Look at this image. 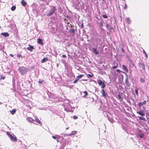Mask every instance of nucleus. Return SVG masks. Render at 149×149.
I'll list each match as a JSON object with an SVG mask.
<instances>
[{"label": "nucleus", "instance_id": "nucleus-1", "mask_svg": "<svg viewBox=\"0 0 149 149\" xmlns=\"http://www.w3.org/2000/svg\"><path fill=\"white\" fill-rule=\"evenodd\" d=\"M29 69L28 68H26L23 66L20 67L18 70V71H19L21 75H24L28 72L29 71Z\"/></svg>", "mask_w": 149, "mask_h": 149}, {"label": "nucleus", "instance_id": "nucleus-2", "mask_svg": "<svg viewBox=\"0 0 149 149\" xmlns=\"http://www.w3.org/2000/svg\"><path fill=\"white\" fill-rule=\"evenodd\" d=\"M56 8L54 6H52L51 7V9L49 12V13L47 14V16H50L53 15L55 12V11L56 10Z\"/></svg>", "mask_w": 149, "mask_h": 149}, {"label": "nucleus", "instance_id": "nucleus-3", "mask_svg": "<svg viewBox=\"0 0 149 149\" xmlns=\"http://www.w3.org/2000/svg\"><path fill=\"white\" fill-rule=\"evenodd\" d=\"M7 134L8 136L12 141L14 142H16L17 141V137L14 135H12L9 132H7Z\"/></svg>", "mask_w": 149, "mask_h": 149}, {"label": "nucleus", "instance_id": "nucleus-4", "mask_svg": "<svg viewBox=\"0 0 149 149\" xmlns=\"http://www.w3.org/2000/svg\"><path fill=\"white\" fill-rule=\"evenodd\" d=\"M97 82L99 86H101V87L102 88H104L106 86V85L104 84V82L101 79H98L97 80Z\"/></svg>", "mask_w": 149, "mask_h": 149}, {"label": "nucleus", "instance_id": "nucleus-5", "mask_svg": "<svg viewBox=\"0 0 149 149\" xmlns=\"http://www.w3.org/2000/svg\"><path fill=\"white\" fill-rule=\"evenodd\" d=\"M125 84L126 85L127 87H130L131 85L130 82L128 80V76L127 75V77L126 78V79L125 80Z\"/></svg>", "mask_w": 149, "mask_h": 149}, {"label": "nucleus", "instance_id": "nucleus-6", "mask_svg": "<svg viewBox=\"0 0 149 149\" xmlns=\"http://www.w3.org/2000/svg\"><path fill=\"white\" fill-rule=\"evenodd\" d=\"M101 93L102 95V96L106 98V97L107 96V93L105 92L103 88L102 90Z\"/></svg>", "mask_w": 149, "mask_h": 149}, {"label": "nucleus", "instance_id": "nucleus-7", "mask_svg": "<svg viewBox=\"0 0 149 149\" xmlns=\"http://www.w3.org/2000/svg\"><path fill=\"white\" fill-rule=\"evenodd\" d=\"M139 66L143 70H145V65L142 62H139Z\"/></svg>", "mask_w": 149, "mask_h": 149}, {"label": "nucleus", "instance_id": "nucleus-8", "mask_svg": "<svg viewBox=\"0 0 149 149\" xmlns=\"http://www.w3.org/2000/svg\"><path fill=\"white\" fill-rule=\"evenodd\" d=\"M137 113L141 116H143L145 115V112L143 110H140L137 111Z\"/></svg>", "mask_w": 149, "mask_h": 149}, {"label": "nucleus", "instance_id": "nucleus-9", "mask_svg": "<svg viewBox=\"0 0 149 149\" xmlns=\"http://www.w3.org/2000/svg\"><path fill=\"white\" fill-rule=\"evenodd\" d=\"M76 133V131H72L71 132V133L69 134H62V135H64V136H71L72 135H74Z\"/></svg>", "mask_w": 149, "mask_h": 149}, {"label": "nucleus", "instance_id": "nucleus-10", "mask_svg": "<svg viewBox=\"0 0 149 149\" xmlns=\"http://www.w3.org/2000/svg\"><path fill=\"white\" fill-rule=\"evenodd\" d=\"M145 76L144 75H143L142 77H141L140 79V81L142 83H144L145 81Z\"/></svg>", "mask_w": 149, "mask_h": 149}, {"label": "nucleus", "instance_id": "nucleus-11", "mask_svg": "<svg viewBox=\"0 0 149 149\" xmlns=\"http://www.w3.org/2000/svg\"><path fill=\"white\" fill-rule=\"evenodd\" d=\"M42 41L43 40L42 39L40 38H38L37 40L38 43V44H40L42 45H43V43Z\"/></svg>", "mask_w": 149, "mask_h": 149}, {"label": "nucleus", "instance_id": "nucleus-12", "mask_svg": "<svg viewBox=\"0 0 149 149\" xmlns=\"http://www.w3.org/2000/svg\"><path fill=\"white\" fill-rule=\"evenodd\" d=\"M29 47H27V50L30 51L32 52L34 49L33 46L31 45H29Z\"/></svg>", "mask_w": 149, "mask_h": 149}, {"label": "nucleus", "instance_id": "nucleus-13", "mask_svg": "<svg viewBox=\"0 0 149 149\" xmlns=\"http://www.w3.org/2000/svg\"><path fill=\"white\" fill-rule=\"evenodd\" d=\"M2 36H4L5 37H7L9 36V34L7 32H4L1 33Z\"/></svg>", "mask_w": 149, "mask_h": 149}, {"label": "nucleus", "instance_id": "nucleus-14", "mask_svg": "<svg viewBox=\"0 0 149 149\" xmlns=\"http://www.w3.org/2000/svg\"><path fill=\"white\" fill-rule=\"evenodd\" d=\"M37 123L40 124V125H42V123L39 120V119L37 118V117H35V119L34 120Z\"/></svg>", "mask_w": 149, "mask_h": 149}, {"label": "nucleus", "instance_id": "nucleus-15", "mask_svg": "<svg viewBox=\"0 0 149 149\" xmlns=\"http://www.w3.org/2000/svg\"><path fill=\"white\" fill-rule=\"evenodd\" d=\"M122 68L126 72H128V70L127 67L124 65H122Z\"/></svg>", "mask_w": 149, "mask_h": 149}, {"label": "nucleus", "instance_id": "nucleus-16", "mask_svg": "<svg viewBox=\"0 0 149 149\" xmlns=\"http://www.w3.org/2000/svg\"><path fill=\"white\" fill-rule=\"evenodd\" d=\"M75 30L74 29H70L69 30V32L70 33H72L73 34V35H74L73 34L75 33Z\"/></svg>", "mask_w": 149, "mask_h": 149}, {"label": "nucleus", "instance_id": "nucleus-17", "mask_svg": "<svg viewBox=\"0 0 149 149\" xmlns=\"http://www.w3.org/2000/svg\"><path fill=\"white\" fill-rule=\"evenodd\" d=\"M93 52L95 53L96 55H97L99 54V52L97 51V49L95 48H93Z\"/></svg>", "mask_w": 149, "mask_h": 149}, {"label": "nucleus", "instance_id": "nucleus-18", "mask_svg": "<svg viewBox=\"0 0 149 149\" xmlns=\"http://www.w3.org/2000/svg\"><path fill=\"white\" fill-rule=\"evenodd\" d=\"M27 120L30 123H32L34 121V120L33 119V118L31 117H28L27 118Z\"/></svg>", "mask_w": 149, "mask_h": 149}, {"label": "nucleus", "instance_id": "nucleus-19", "mask_svg": "<svg viewBox=\"0 0 149 149\" xmlns=\"http://www.w3.org/2000/svg\"><path fill=\"white\" fill-rule=\"evenodd\" d=\"M48 59L47 58H44L41 60V62L42 63H44L48 61Z\"/></svg>", "mask_w": 149, "mask_h": 149}, {"label": "nucleus", "instance_id": "nucleus-20", "mask_svg": "<svg viewBox=\"0 0 149 149\" xmlns=\"http://www.w3.org/2000/svg\"><path fill=\"white\" fill-rule=\"evenodd\" d=\"M21 4L22 6H25L26 5L27 3L24 0H22L21 1Z\"/></svg>", "mask_w": 149, "mask_h": 149}, {"label": "nucleus", "instance_id": "nucleus-21", "mask_svg": "<svg viewBox=\"0 0 149 149\" xmlns=\"http://www.w3.org/2000/svg\"><path fill=\"white\" fill-rule=\"evenodd\" d=\"M16 110L15 109H13L12 110H10V112L12 115H13L16 112Z\"/></svg>", "mask_w": 149, "mask_h": 149}, {"label": "nucleus", "instance_id": "nucleus-22", "mask_svg": "<svg viewBox=\"0 0 149 149\" xmlns=\"http://www.w3.org/2000/svg\"><path fill=\"white\" fill-rule=\"evenodd\" d=\"M48 95L49 97L52 98H54V95L51 93L50 92H48Z\"/></svg>", "mask_w": 149, "mask_h": 149}, {"label": "nucleus", "instance_id": "nucleus-23", "mask_svg": "<svg viewBox=\"0 0 149 149\" xmlns=\"http://www.w3.org/2000/svg\"><path fill=\"white\" fill-rule=\"evenodd\" d=\"M52 137L54 139H58V137H61V136H59V135H56L55 136H52Z\"/></svg>", "mask_w": 149, "mask_h": 149}, {"label": "nucleus", "instance_id": "nucleus-24", "mask_svg": "<svg viewBox=\"0 0 149 149\" xmlns=\"http://www.w3.org/2000/svg\"><path fill=\"white\" fill-rule=\"evenodd\" d=\"M106 27L108 29H112V27L110 24H107Z\"/></svg>", "mask_w": 149, "mask_h": 149}, {"label": "nucleus", "instance_id": "nucleus-25", "mask_svg": "<svg viewBox=\"0 0 149 149\" xmlns=\"http://www.w3.org/2000/svg\"><path fill=\"white\" fill-rule=\"evenodd\" d=\"M38 83L39 84H43L44 83H45V82L44 80H40V79H39L38 81Z\"/></svg>", "mask_w": 149, "mask_h": 149}, {"label": "nucleus", "instance_id": "nucleus-26", "mask_svg": "<svg viewBox=\"0 0 149 149\" xmlns=\"http://www.w3.org/2000/svg\"><path fill=\"white\" fill-rule=\"evenodd\" d=\"M84 75L82 74H80V75H79L78 76H77L76 77V78L77 79H78L79 80Z\"/></svg>", "mask_w": 149, "mask_h": 149}, {"label": "nucleus", "instance_id": "nucleus-27", "mask_svg": "<svg viewBox=\"0 0 149 149\" xmlns=\"http://www.w3.org/2000/svg\"><path fill=\"white\" fill-rule=\"evenodd\" d=\"M135 92L136 93V94L138 95V90H139V89L136 86L135 87Z\"/></svg>", "mask_w": 149, "mask_h": 149}, {"label": "nucleus", "instance_id": "nucleus-28", "mask_svg": "<svg viewBox=\"0 0 149 149\" xmlns=\"http://www.w3.org/2000/svg\"><path fill=\"white\" fill-rule=\"evenodd\" d=\"M138 117L140 120H142L144 121H146V119L145 118L140 116H138Z\"/></svg>", "mask_w": 149, "mask_h": 149}, {"label": "nucleus", "instance_id": "nucleus-29", "mask_svg": "<svg viewBox=\"0 0 149 149\" xmlns=\"http://www.w3.org/2000/svg\"><path fill=\"white\" fill-rule=\"evenodd\" d=\"M118 98L119 100H120V101L121 102V101H122L123 98L121 97L120 94H118Z\"/></svg>", "mask_w": 149, "mask_h": 149}, {"label": "nucleus", "instance_id": "nucleus-30", "mask_svg": "<svg viewBox=\"0 0 149 149\" xmlns=\"http://www.w3.org/2000/svg\"><path fill=\"white\" fill-rule=\"evenodd\" d=\"M108 119L109 120L111 123H113L114 122V120L111 118H108Z\"/></svg>", "mask_w": 149, "mask_h": 149}, {"label": "nucleus", "instance_id": "nucleus-31", "mask_svg": "<svg viewBox=\"0 0 149 149\" xmlns=\"http://www.w3.org/2000/svg\"><path fill=\"white\" fill-rule=\"evenodd\" d=\"M4 45L0 43V50H1L3 49Z\"/></svg>", "mask_w": 149, "mask_h": 149}, {"label": "nucleus", "instance_id": "nucleus-32", "mask_svg": "<svg viewBox=\"0 0 149 149\" xmlns=\"http://www.w3.org/2000/svg\"><path fill=\"white\" fill-rule=\"evenodd\" d=\"M84 93L85 95H83V97H85L86 96H87L88 95V93L87 91H85L84 92Z\"/></svg>", "mask_w": 149, "mask_h": 149}, {"label": "nucleus", "instance_id": "nucleus-33", "mask_svg": "<svg viewBox=\"0 0 149 149\" xmlns=\"http://www.w3.org/2000/svg\"><path fill=\"white\" fill-rule=\"evenodd\" d=\"M122 128L123 130H124L125 131H126L127 130V129L126 128V127L124 125H122Z\"/></svg>", "mask_w": 149, "mask_h": 149}, {"label": "nucleus", "instance_id": "nucleus-34", "mask_svg": "<svg viewBox=\"0 0 149 149\" xmlns=\"http://www.w3.org/2000/svg\"><path fill=\"white\" fill-rule=\"evenodd\" d=\"M16 9L15 6H12L11 8V10L12 11H14Z\"/></svg>", "mask_w": 149, "mask_h": 149}, {"label": "nucleus", "instance_id": "nucleus-35", "mask_svg": "<svg viewBox=\"0 0 149 149\" xmlns=\"http://www.w3.org/2000/svg\"><path fill=\"white\" fill-rule=\"evenodd\" d=\"M126 21L129 24H130V19H129V18H127V19H126Z\"/></svg>", "mask_w": 149, "mask_h": 149}, {"label": "nucleus", "instance_id": "nucleus-36", "mask_svg": "<svg viewBox=\"0 0 149 149\" xmlns=\"http://www.w3.org/2000/svg\"><path fill=\"white\" fill-rule=\"evenodd\" d=\"M143 53L145 54L146 58H148V55L147 53H146V52H145L144 50H143Z\"/></svg>", "mask_w": 149, "mask_h": 149}, {"label": "nucleus", "instance_id": "nucleus-37", "mask_svg": "<svg viewBox=\"0 0 149 149\" xmlns=\"http://www.w3.org/2000/svg\"><path fill=\"white\" fill-rule=\"evenodd\" d=\"M102 17L104 18V19H106L108 18L107 16L105 15H102Z\"/></svg>", "mask_w": 149, "mask_h": 149}, {"label": "nucleus", "instance_id": "nucleus-38", "mask_svg": "<svg viewBox=\"0 0 149 149\" xmlns=\"http://www.w3.org/2000/svg\"><path fill=\"white\" fill-rule=\"evenodd\" d=\"M100 40L98 38H97L95 39V41L97 43H98V41H100Z\"/></svg>", "mask_w": 149, "mask_h": 149}, {"label": "nucleus", "instance_id": "nucleus-39", "mask_svg": "<svg viewBox=\"0 0 149 149\" xmlns=\"http://www.w3.org/2000/svg\"><path fill=\"white\" fill-rule=\"evenodd\" d=\"M5 78V77L4 76H3L2 75H1L0 77V79H3L4 80Z\"/></svg>", "mask_w": 149, "mask_h": 149}, {"label": "nucleus", "instance_id": "nucleus-40", "mask_svg": "<svg viewBox=\"0 0 149 149\" xmlns=\"http://www.w3.org/2000/svg\"><path fill=\"white\" fill-rule=\"evenodd\" d=\"M139 107H140L142 105V104L141 102H140L138 104Z\"/></svg>", "mask_w": 149, "mask_h": 149}, {"label": "nucleus", "instance_id": "nucleus-41", "mask_svg": "<svg viewBox=\"0 0 149 149\" xmlns=\"http://www.w3.org/2000/svg\"><path fill=\"white\" fill-rule=\"evenodd\" d=\"M93 77L92 75L88 74V78H91Z\"/></svg>", "mask_w": 149, "mask_h": 149}, {"label": "nucleus", "instance_id": "nucleus-42", "mask_svg": "<svg viewBox=\"0 0 149 149\" xmlns=\"http://www.w3.org/2000/svg\"><path fill=\"white\" fill-rule=\"evenodd\" d=\"M143 105L145 104L146 103V101L144 100L143 102H141Z\"/></svg>", "mask_w": 149, "mask_h": 149}, {"label": "nucleus", "instance_id": "nucleus-43", "mask_svg": "<svg viewBox=\"0 0 149 149\" xmlns=\"http://www.w3.org/2000/svg\"><path fill=\"white\" fill-rule=\"evenodd\" d=\"M117 66L114 65L112 67V68L113 69H115L117 68Z\"/></svg>", "mask_w": 149, "mask_h": 149}, {"label": "nucleus", "instance_id": "nucleus-44", "mask_svg": "<svg viewBox=\"0 0 149 149\" xmlns=\"http://www.w3.org/2000/svg\"><path fill=\"white\" fill-rule=\"evenodd\" d=\"M78 81V79H77L76 78V79L75 80V81H74L73 83H77V81Z\"/></svg>", "mask_w": 149, "mask_h": 149}, {"label": "nucleus", "instance_id": "nucleus-45", "mask_svg": "<svg viewBox=\"0 0 149 149\" xmlns=\"http://www.w3.org/2000/svg\"><path fill=\"white\" fill-rule=\"evenodd\" d=\"M124 8L125 9L127 8V5L126 3H125V5Z\"/></svg>", "mask_w": 149, "mask_h": 149}, {"label": "nucleus", "instance_id": "nucleus-46", "mask_svg": "<svg viewBox=\"0 0 149 149\" xmlns=\"http://www.w3.org/2000/svg\"><path fill=\"white\" fill-rule=\"evenodd\" d=\"M68 26L69 27H71V28H72L73 27V26H72L71 24H70L69 25H68Z\"/></svg>", "mask_w": 149, "mask_h": 149}, {"label": "nucleus", "instance_id": "nucleus-47", "mask_svg": "<svg viewBox=\"0 0 149 149\" xmlns=\"http://www.w3.org/2000/svg\"><path fill=\"white\" fill-rule=\"evenodd\" d=\"M78 117L77 116H73V118L74 119H76Z\"/></svg>", "mask_w": 149, "mask_h": 149}, {"label": "nucleus", "instance_id": "nucleus-48", "mask_svg": "<svg viewBox=\"0 0 149 149\" xmlns=\"http://www.w3.org/2000/svg\"><path fill=\"white\" fill-rule=\"evenodd\" d=\"M143 136H144L143 134H142L140 135L139 136L141 138H142L143 137Z\"/></svg>", "mask_w": 149, "mask_h": 149}, {"label": "nucleus", "instance_id": "nucleus-49", "mask_svg": "<svg viewBox=\"0 0 149 149\" xmlns=\"http://www.w3.org/2000/svg\"><path fill=\"white\" fill-rule=\"evenodd\" d=\"M17 57H18L19 58H20V57H22V55L21 54H18L17 55Z\"/></svg>", "mask_w": 149, "mask_h": 149}, {"label": "nucleus", "instance_id": "nucleus-50", "mask_svg": "<svg viewBox=\"0 0 149 149\" xmlns=\"http://www.w3.org/2000/svg\"><path fill=\"white\" fill-rule=\"evenodd\" d=\"M121 51L123 52L124 53H125V50L123 48L121 49Z\"/></svg>", "mask_w": 149, "mask_h": 149}, {"label": "nucleus", "instance_id": "nucleus-51", "mask_svg": "<svg viewBox=\"0 0 149 149\" xmlns=\"http://www.w3.org/2000/svg\"><path fill=\"white\" fill-rule=\"evenodd\" d=\"M62 57L63 58H66V55H65V54L63 55L62 56Z\"/></svg>", "mask_w": 149, "mask_h": 149}, {"label": "nucleus", "instance_id": "nucleus-52", "mask_svg": "<svg viewBox=\"0 0 149 149\" xmlns=\"http://www.w3.org/2000/svg\"><path fill=\"white\" fill-rule=\"evenodd\" d=\"M10 56L11 57H14V55L13 54H10Z\"/></svg>", "mask_w": 149, "mask_h": 149}, {"label": "nucleus", "instance_id": "nucleus-53", "mask_svg": "<svg viewBox=\"0 0 149 149\" xmlns=\"http://www.w3.org/2000/svg\"><path fill=\"white\" fill-rule=\"evenodd\" d=\"M116 71L117 72H120V70L119 69H117L116 70Z\"/></svg>", "mask_w": 149, "mask_h": 149}, {"label": "nucleus", "instance_id": "nucleus-54", "mask_svg": "<svg viewBox=\"0 0 149 149\" xmlns=\"http://www.w3.org/2000/svg\"><path fill=\"white\" fill-rule=\"evenodd\" d=\"M59 138V137H58V139H57V142H59V140H58V138Z\"/></svg>", "mask_w": 149, "mask_h": 149}, {"label": "nucleus", "instance_id": "nucleus-55", "mask_svg": "<svg viewBox=\"0 0 149 149\" xmlns=\"http://www.w3.org/2000/svg\"><path fill=\"white\" fill-rule=\"evenodd\" d=\"M65 144H64L62 146V147H63V148H64V147H65ZM62 147V146H61V147Z\"/></svg>", "mask_w": 149, "mask_h": 149}, {"label": "nucleus", "instance_id": "nucleus-56", "mask_svg": "<svg viewBox=\"0 0 149 149\" xmlns=\"http://www.w3.org/2000/svg\"><path fill=\"white\" fill-rule=\"evenodd\" d=\"M81 27H82V28H83V24L81 25Z\"/></svg>", "mask_w": 149, "mask_h": 149}, {"label": "nucleus", "instance_id": "nucleus-57", "mask_svg": "<svg viewBox=\"0 0 149 149\" xmlns=\"http://www.w3.org/2000/svg\"><path fill=\"white\" fill-rule=\"evenodd\" d=\"M67 24H70L69 22H67Z\"/></svg>", "mask_w": 149, "mask_h": 149}, {"label": "nucleus", "instance_id": "nucleus-58", "mask_svg": "<svg viewBox=\"0 0 149 149\" xmlns=\"http://www.w3.org/2000/svg\"><path fill=\"white\" fill-rule=\"evenodd\" d=\"M2 104V103L1 102H0V104Z\"/></svg>", "mask_w": 149, "mask_h": 149}, {"label": "nucleus", "instance_id": "nucleus-59", "mask_svg": "<svg viewBox=\"0 0 149 149\" xmlns=\"http://www.w3.org/2000/svg\"><path fill=\"white\" fill-rule=\"evenodd\" d=\"M130 80H131V81H132V78H131Z\"/></svg>", "mask_w": 149, "mask_h": 149}, {"label": "nucleus", "instance_id": "nucleus-60", "mask_svg": "<svg viewBox=\"0 0 149 149\" xmlns=\"http://www.w3.org/2000/svg\"><path fill=\"white\" fill-rule=\"evenodd\" d=\"M129 78H131V77H130V76L129 77Z\"/></svg>", "mask_w": 149, "mask_h": 149}, {"label": "nucleus", "instance_id": "nucleus-61", "mask_svg": "<svg viewBox=\"0 0 149 149\" xmlns=\"http://www.w3.org/2000/svg\"><path fill=\"white\" fill-rule=\"evenodd\" d=\"M68 17H69V16H67V17H68Z\"/></svg>", "mask_w": 149, "mask_h": 149}, {"label": "nucleus", "instance_id": "nucleus-62", "mask_svg": "<svg viewBox=\"0 0 149 149\" xmlns=\"http://www.w3.org/2000/svg\"><path fill=\"white\" fill-rule=\"evenodd\" d=\"M68 129V128H67H67H66V129L67 130V129Z\"/></svg>", "mask_w": 149, "mask_h": 149}, {"label": "nucleus", "instance_id": "nucleus-63", "mask_svg": "<svg viewBox=\"0 0 149 149\" xmlns=\"http://www.w3.org/2000/svg\"><path fill=\"white\" fill-rule=\"evenodd\" d=\"M124 1H125V0H123Z\"/></svg>", "mask_w": 149, "mask_h": 149}]
</instances>
